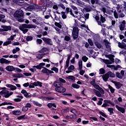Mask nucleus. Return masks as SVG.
Returning a JSON list of instances; mask_svg holds the SVG:
<instances>
[{"label":"nucleus","mask_w":126,"mask_h":126,"mask_svg":"<svg viewBox=\"0 0 126 126\" xmlns=\"http://www.w3.org/2000/svg\"><path fill=\"white\" fill-rule=\"evenodd\" d=\"M19 28L21 31H22L23 34H26V33L28 32V29H31L33 28L35 29L36 26L35 25L24 24L20 26Z\"/></svg>","instance_id":"obj_1"},{"label":"nucleus","mask_w":126,"mask_h":126,"mask_svg":"<svg viewBox=\"0 0 126 126\" xmlns=\"http://www.w3.org/2000/svg\"><path fill=\"white\" fill-rule=\"evenodd\" d=\"M54 86L56 87L55 90L58 93H63L66 91L65 88L62 86V83L59 82H55L54 84Z\"/></svg>","instance_id":"obj_2"},{"label":"nucleus","mask_w":126,"mask_h":126,"mask_svg":"<svg viewBox=\"0 0 126 126\" xmlns=\"http://www.w3.org/2000/svg\"><path fill=\"white\" fill-rule=\"evenodd\" d=\"M95 18V20H96L97 22L98 25H99L101 27H104V28L107 27V25L104 24L106 21V18L103 17L102 15H100V18L98 16H96Z\"/></svg>","instance_id":"obj_3"},{"label":"nucleus","mask_w":126,"mask_h":126,"mask_svg":"<svg viewBox=\"0 0 126 126\" xmlns=\"http://www.w3.org/2000/svg\"><path fill=\"white\" fill-rule=\"evenodd\" d=\"M78 32H79V30L77 27L73 28L72 30V36L74 40L78 38Z\"/></svg>","instance_id":"obj_4"},{"label":"nucleus","mask_w":126,"mask_h":126,"mask_svg":"<svg viewBox=\"0 0 126 126\" xmlns=\"http://www.w3.org/2000/svg\"><path fill=\"white\" fill-rule=\"evenodd\" d=\"M94 91L95 92V95L97 97H102V96H103V94L105 93V91H104L103 89H100V90H98V91L94 89Z\"/></svg>","instance_id":"obj_5"},{"label":"nucleus","mask_w":126,"mask_h":126,"mask_svg":"<svg viewBox=\"0 0 126 126\" xmlns=\"http://www.w3.org/2000/svg\"><path fill=\"white\" fill-rule=\"evenodd\" d=\"M23 15H24V13L22 10L20 9L16 11L14 14V16L17 18L22 17Z\"/></svg>","instance_id":"obj_6"},{"label":"nucleus","mask_w":126,"mask_h":126,"mask_svg":"<svg viewBox=\"0 0 126 126\" xmlns=\"http://www.w3.org/2000/svg\"><path fill=\"white\" fill-rule=\"evenodd\" d=\"M42 39L43 42L45 43V44H47L48 45H50V46H53V41L51 38H49L48 37H43L41 38Z\"/></svg>","instance_id":"obj_7"},{"label":"nucleus","mask_w":126,"mask_h":126,"mask_svg":"<svg viewBox=\"0 0 126 126\" xmlns=\"http://www.w3.org/2000/svg\"><path fill=\"white\" fill-rule=\"evenodd\" d=\"M0 95H3L5 98H8L9 97V92L7 90H2L0 92Z\"/></svg>","instance_id":"obj_8"},{"label":"nucleus","mask_w":126,"mask_h":126,"mask_svg":"<svg viewBox=\"0 0 126 126\" xmlns=\"http://www.w3.org/2000/svg\"><path fill=\"white\" fill-rule=\"evenodd\" d=\"M44 56H45V53H44L42 50L36 54V57L37 59H38V60H41Z\"/></svg>","instance_id":"obj_9"},{"label":"nucleus","mask_w":126,"mask_h":126,"mask_svg":"<svg viewBox=\"0 0 126 126\" xmlns=\"http://www.w3.org/2000/svg\"><path fill=\"white\" fill-rule=\"evenodd\" d=\"M11 63V61H8L4 58L0 59V63L1 64L5 63V64H9Z\"/></svg>","instance_id":"obj_10"},{"label":"nucleus","mask_w":126,"mask_h":126,"mask_svg":"<svg viewBox=\"0 0 126 126\" xmlns=\"http://www.w3.org/2000/svg\"><path fill=\"white\" fill-rule=\"evenodd\" d=\"M116 108L118 110V111H119L122 114H125V113H126V109H125V108L120 107L118 105H116Z\"/></svg>","instance_id":"obj_11"},{"label":"nucleus","mask_w":126,"mask_h":126,"mask_svg":"<svg viewBox=\"0 0 126 126\" xmlns=\"http://www.w3.org/2000/svg\"><path fill=\"white\" fill-rule=\"evenodd\" d=\"M78 16L80 17V20L82 23H85V21H86V19L85 18L84 15L83 14L79 13Z\"/></svg>","instance_id":"obj_12"},{"label":"nucleus","mask_w":126,"mask_h":126,"mask_svg":"<svg viewBox=\"0 0 126 126\" xmlns=\"http://www.w3.org/2000/svg\"><path fill=\"white\" fill-rule=\"evenodd\" d=\"M6 87H7V88H10V90H11V91H14V90H16V89H17L16 88V86L12 85V84H7L6 85Z\"/></svg>","instance_id":"obj_13"},{"label":"nucleus","mask_w":126,"mask_h":126,"mask_svg":"<svg viewBox=\"0 0 126 126\" xmlns=\"http://www.w3.org/2000/svg\"><path fill=\"white\" fill-rule=\"evenodd\" d=\"M66 14H68L69 13L71 16H73V17H75V16H74V14L73 13H72V10L71 8H69V7L66 8Z\"/></svg>","instance_id":"obj_14"},{"label":"nucleus","mask_w":126,"mask_h":126,"mask_svg":"<svg viewBox=\"0 0 126 126\" xmlns=\"http://www.w3.org/2000/svg\"><path fill=\"white\" fill-rule=\"evenodd\" d=\"M110 44L109 42V41L106 40L105 41V46H106V51H107V52H111V45H110Z\"/></svg>","instance_id":"obj_15"},{"label":"nucleus","mask_w":126,"mask_h":126,"mask_svg":"<svg viewBox=\"0 0 126 126\" xmlns=\"http://www.w3.org/2000/svg\"><path fill=\"white\" fill-rule=\"evenodd\" d=\"M107 67H110V68H113L114 70H118L119 68H121V65H117L116 66L112 65H107Z\"/></svg>","instance_id":"obj_16"},{"label":"nucleus","mask_w":126,"mask_h":126,"mask_svg":"<svg viewBox=\"0 0 126 126\" xmlns=\"http://www.w3.org/2000/svg\"><path fill=\"white\" fill-rule=\"evenodd\" d=\"M118 47L119 48H121V49H125V50H126V44L125 43L123 42L122 43L118 42Z\"/></svg>","instance_id":"obj_17"},{"label":"nucleus","mask_w":126,"mask_h":126,"mask_svg":"<svg viewBox=\"0 0 126 126\" xmlns=\"http://www.w3.org/2000/svg\"><path fill=\"white\" fill-rule=\"evenodd\" d=\"M5 69L7 71H14V67L12 65H8L5 67Z\"/></svg>","instance_id":"obj_18"},{"label":"nucleus","mask_w":126,"mask_h":126,"mask_svg":"<svg viewBox=\"0 0 126 126\" xmlns=\"http://www.w3.org/2000/svg\"><path fill=\"white\" fill-rule=\"evenodd\" d=\"M13 2L19 5H22V3L24 2V0H13Z\"/></svg>","instance_id":"obj_19"},{"label":"nucleus","mask_w":126,"mask_h":126,"mask_svg":"<svg viewBox=\"0 0 126 126\" xmlns=\"http://www.w3.org/2000/svg\"><path fill=\"white\" fill-rule=\"evenodd\" d=\"M17 98H15L14 101L15 102H20L21 101V99L23 98V96L22 95H16Z\"/></svg>","instance_id":"obj_20"},{"label":"nucleus","mask_w":126,"mask_h":126,"mask_svg":"<svg viewBox=\"0 0 126 126\" xmlns=\"http://www.w3.org/2000/svg\"><path fill=\"white\" fill-rule=\"evenodd\" d=\"M74 69V66L73 65H71L69 67H68V70L66 71V73H70L72 70Z\"/></svg>","instance_id":"obj_21"},{"label":"nucleus","mask_w":126,"mask_h":126,"mask_svg":"<svg viewBox=\"0 0 126 126\" xmlns=\"http://www.w3.org/2000/svg\"><path fill=\"white\" fill-rule=\"evenodd\" d=\"M2 28L4 31H10L11 30V27L7 26H2Z\"/></svg>","instance_id":"obj_22"},{"label":"nucleus","mask_w":126,"mask_h":126,"mask_svg":"<svg viewBox=\"0 0 126 126\" xmlns=\"http://www.w3.org/2000/svg\"><path fill=\"white\" fill-rule=\"evenodd\" d=\"M5 18V16L4 15L0 14V21H1V22H2L3 23H5V22H6V20L3 19Z\"/></svg>","instance_id":"obj_23"},{"label":"nucleus","mask_w":126,"mask_h":126,"mask_svg":"<svg viewBox=\"0 0 126 126\" xmlns=\"http://www.w3.org/2000/svg\"><path fill=\"white\" fill-rule=\"evenodd\" d=\"M104 102L106 105H109V104H110V105H112V106H115V103L112 102L110 100H104Z\"/></svg>","instance_id":"obj_24"},{"label":"nucleus","mask_w":126,"mask_h":126,"mask_svg":"<svg viewBox=\"0 0 126 126\" xmlns=\"http://www.w3.org/2000/svg\"><path fill=\"white\" fill-rule=\"evenodd\" d=\"M12 114L15 115V116H18L21 115V111L20 110H14L12 111Z\"/></svg>","instance_id":"obj_25"},{"label":"nucleus","mask_w":126,"mask_h":126,"mask_svg":"<svg viewBox=\"0 0 126 126\" xmlns=\"http://www.w3.org/2000/svg\"><path fill=\"white\" fill-rule=\"evenodd\" d=\"M34 85L35 86H39V87H42V86H43V83L39 81L34 82Z\"/></svg>","instance_id":"obj_26"},{"label":"nucleus","mask_w":126,"mask_h":126,"mask_svg":"<svg viewBox=\"0 0 126 126\" xmlns=\"http://www.w3.org/2000/svg\"><path fill=\"white\" fill-rule=\"evenodd\" d=\"M38 65H37L36 66H33L32 68H31L29 69L30 71L32 72H35L36 71V69H38Z\"/></svg>","instance_id":"obj_27"},{"label":"nucleus","mask_w":126,"mask_h":126,"mask_svg":"<svg viewBox=\"0 0 126 126\" xmlns=\"http://www.w3.org/2000/svg\"><path fill=\"white\" fill-rule=\"evenodd\" d=\"M102 78L104 81H108V79H109V76L108 75V73L102 76Z\"/></svg>","instance_id":"obj_28"},{"label":"nucleus","mask_w":126,"mask_h":126,"mask_svg":"<svg viewBox=\"0 0 126 126\" xmlns=\"http://www.w3.org/2000/svg\"><path fill=\"white\" fill-rule=\"evenodd\" d=\"M71 8H72V9H73L74 10H75V14H76V15H78V14H79V13L78 11H77V7H76L74 5H72L71 6Z\"/></svg>","instance_id":"obj_29"},{"label":"nucleus","mask_w":126,"mask_h":126,"mask_svg":"<svg viewBox=\"0 0 126 126\" xmlns=\"http://www.w3.org/2000/svg\"><path fill=\"white\" fill-rule=\"evenodd\" d=\"M46 63H40L38 65H37V69H41L42 68H44V65H45Z\"/></svg>","instance_id":"obj_30"},{"label":"nucleus","mask_w":126,"mask_h":126,"mask_svg":"<svg viewBox=\"0 0 126 126\" xmlns=\"http://www.w3.org/2000/svg\"><path fill=\"white\" fill-rule=\"evenodd\" d=\"M41 72L43 73H46V74H49V69L46 67H43V69H42Z\"/></svg>","instance_id":"obj_31"},{"label":"nucleus","mask_w":126,"mask_h":126,"mask_svg":"<svg viewBox=\"0 0 126 126\" xmlns=\"http://www.w3.org/2000/svg\"><path fill=\"white\" fill-rule=\"evenodd\" d=\"M115 86H116V87L117 89H120V88L122 87V86H123V84H122L120 82H116L115 83Z\"/></svg>","instance_id":"obj_32"},{"label":"nucleus","mask_w":126,"mask_h":126,"mask_svg":"<svg viewBox=\"0 0 126 126\" xmlns=\"http://www.w3.org/2000/svg\"><path fill=\"white\" fill-rule=\"evenodd\" d=\"M61 16L63 19H66V18L67 17V16L66 15L65 12L63 11L61 12Z\"/></svg>","instance_id":"obj_33"},{"label":"nucleus","mask_w":126,"mask_h":126,"mask_svg":"<svg viewBox=\"0 0 126 126\" xmlns=\"http://www.w3.org/2000/svg\"><path fill=\"white\" fill-rule=\"evenodd\" d=\"M12 76L15 78H20V77L22 76V74H14Z\"/></svg>","instance_id":"obj_34"},{"label":"nucleus","mask_w":126,"mask_h":126,"mask_svg":"<svg viewBox=\"0 0 126 126\" xmlns=\"http://www.w3.org/2000/svg\"><path fill=\"white\" fill-rule=\"evenodd\" d=\"M107 75H108V77H115L116 76V75L111 71L108 72Z\"/></svg>","instance_id":"obj_35"},{"label":"nucleus","mask_w":126,"mask_h":126,"mask_svg":"<svg viewBox=\"0 0 126 126\" xmlns=\"http://www.w3.org/2000/svg\"><path fill=\"white\" fill-rule=\"evenodd\" d=\"M54 39L56 41V42L57 43V44H59V45H60L61 43V41H60V39H59V37H58V36L57 35L54 36Z\"/></svg>","instance_id":"obj_36"},{"label":"nucleus","mask_w":126,"mask_h":126,"mask_svg":"<svg viewBox=\"0 0 126 126\" xmlns=\"http://www.w3.org/2000/svg\"><path fill=\"white\" fill-rule=\"evenodd\" d=\"M20 51V48L19 47H16L15 49H14L12 50V53L13 54H16L17 52H19Z\"/></svg>","instance_id":"obj_37"},{"label":"nucleus","mask_w":126,"mask_h":126,"mask_svg":"<svg viewBox=\"0 0 126 126\" xmlns=\"http://www.w3.org/2000/svg\"><path fill=\"white\" fill-rule=\"evenodd\" d=\"M15 37H16V34H14L13 35H11L10 37H9L7 40H9V41H11H11H13V40H14V38H15Z\"/></svg>","instance_id":"obj_38"},{"label":"nucleus","mask_w":126,"mask_h":126,"mask_svg":"<svg viewBox=\"0 0 126 126\" xmlns=\"http://www.w3.org/2000/svg\"><path fill=\"white\" fill-rule=\"evenodd\" d=\"M5 105H12V103L11 102H4L0 104V107H1V106H5Z\"/></svg>","instance_id":"obj_39"},{"label":"nucleus","mask_w":126,"mask_h":126,"mask_svg":"<svg viewBox=\"0 0 126 126\" xmlns=\"http://www.w3.org/2000/svg\"><path fill=\"white\" fill-rule=\"evenodd\" d=\"M72 87H73V88H75L76 89H79V88H80V86H79L76 84H72Z\"/></svg>","instance_id":"obj_40"},{"label":"nucleus","mask_w":126,"mask_h":126,"mask_svg":"<svg viewBox=\"0 0 126 126\" xmlns=\"http://www.w3.org/2000/svg\"><path fill=\"white\" fill-rule=\"evenodd\" d=\"M35 5H31L27 7V9L29 11L33 10V9H35Z\"/></svg>","instance_id":"obj_41"},{"label":"nucleus","mask_w":126,"mask_h":126,"mask_svg":"<svg viewBox=\"0 0 126 126\" xmlns=\"http://www.w3.org/2000/svg\"><path fill=\"white\" fill-rule=\"evenodd\" d=\"M107 110L108 112L110 113V115H113V114H114V108H108Z\"/></svg>","instance_id":"obj_42"},{"label":"nucleus","mask_w":126,"mask_h":126,"mask_svg":"<svg viewBox=\"0 0 126 126\" xmlns=\"http://www.w3.org/2000/svg\"><path fill=\"white\" fill-rule=\"evenodd\" d=\"M79 69H82V61L80 60L78 62Z\"/></svg>","instance_id":"obj_43"},{"label":"nucleus","mask_w":126,"mask_h":126,"mask_svg":"<svg viewBox=\"0 0 126 126\" xmlns=\"http://www.w3.org/2000/svg\"><path fill=\"white\" fill-rule=\"evenodd\" d=\"M108 88L110 89V92H111L112 93H115V89L112 88V87L111 86V85H108Z\"/></svg>","instance_id":"obj_44"},{"label":"nucleus","mask_w":126,"mask_h":126,"mask_svg":"<svg viewBox=\"0 0 126 126\" xmlns=\"http://www.w3.org/2000/svg\"><path fill=\"white\" fill-rule=\"evenodd\" d=\"M25 119H27V117L25 116V115L18 117V120H25Z\"/></svg>","instance_id":"obj_45"},{"label":"nucleus","mask_w":126,"mask_h":126,"mask_svg":"<svg viewBox=\"0 0 126 126\" xmlns=\"http://www.w3.org/2000/svg\"><path fill=\"white\" fill-rule=\"evenodd\" d=\"M94 87L95 89H97V90H100V89H102V88L100 87V86L98 84H95L94 86Z\"/></svg>","instance_id":"obj_46"},{"label":"nucleus","mask_w":126,"mask_h":126,"mask_svg":"<svg viewBox=\"0 0 126 126\" xmlns=\"http://www.w3.org/2000/svg\"><path fill=\"white\" fill-rule=\"evenodd\" d=\"M10 44H11V41L8 40V41H5L3 43V46H7V45H9Z\"/></svg>","instance_id":"obj_47"},{"label":"nucleus","mask_w":126,"mask_h":126,"mask_svg":"<svg viewBox=\"0 0 126 126\" xmlns=\"http://www.w3.org/2000/svg\"><path fill=\"white\" fill-rule=\"evenodd\" d=\"M95 44L96 45L97 48H98V49H101V48H102V45H101V44L99 42H95Z\"/></svg>","instance_id":"obj_48"},{"label":"nucleus","mask_w":126,"mask_h":126,"mask_svg":"<svg viewBox=\"0 0 126 126\" xmlns=\"http://www.w3.org/2000/svg\"><path fill=\"white\" fill-rule=\"evenodd\" d=\"M126 27V26L125 25H122L119 26L120 30L121 31H123V30H125V28Z\"/></svg>","instance_id":"obj_49"},{"label":"nucleus","mask_w":126,"mask_h":126,"mask_svg":"<svg viewBox=\"0 0 126 126\" xmlns=\"http://www.w3.org/2000/svg\"><path fill=\"white\" fill-rule=\"evenodd\" d=\"M14 71H17V72H22V70L18 67H14Z\"/></svg>","instance_id":"obj_50"},{"label":"nucleus","mask_w":126,"mask_h":126,"mask_svg":"<svg viewBox=\"0 0 126 126\" xmlns=\"http://www.w3.org/2000/svg\"><path fill=\"white\" fill-rule=\"evenodd\" d=\"M65 41H69L70 40V35H67L64 37Z\"/></svg>","instance_id":"obj_51"},{"label":"nucleus","mask_w":126,"mask_h":126,"mask_svg":"<svg viewBox=\"0 0 126 126\" xmlns=\"http://www.w3.org/2000/svg\"><path fill=\"white\" fill-rule=\"evenodd\" d=\"M82 61L84 62V63H86L87 61H88V58L86 56H83L82 58Z\"/></svg>","instance_id":"obj_52"},{"label":"nucleus","mask_w":126,"mask_h":126,"mask_svg":"<svg viewBox=\"0 0 126 126\" xmlns=\"http://www.w3.org/2000/svg\"><path fill=\"white\" fill-rule=\"evenodd\" d=\"M116 76L118 78H120V79L123 78V76L122 75V74L119 72L116 73Z\"/></svg>","instance_id":"obj_53"},{"label":"nucleus","mask_w":126,"mask_h":126,"mask_svg":"<svg viewBox=\"0 0 126 126\" xmlns=\"http://www.w3.org/2000/svg\"><path fill=\"white\" fill-rule=\"evenodd\" d=\"M67 78L68 79H71V80H72L73 81L75 80V77L73 76H68Z\"/></svg>","instance_id":"obj_54"},{"label":"nucleus","mask_w":126,"mask_h":126,"mask_svg":"<svg viewBox=\"0 0 126 126\" xmlns=\"http://www.w3.org/2000/svg\"><path fill=\"white\" fill-rule=\"evenodd\" d=\"M34 105L37 106L38 107H42V104H40L39 102L37 101H33Z\"/></svg>","instance_id":"obj_55"},{"label":"nucleus","mask_w":126,"mask_h":126,"mask_svg":"<svg viewBox=\"0 0 126 126\" xmlns=\"http://www.w3.org/2000/svg\"><path fill=\"white\" fill-rule=\"evenodd\" d=\"M27 41H32L33 40V36H28L26 38Z\"/></svg>","instance_id":"obj_56"},{"label":"nucleus","mask_w":126,"mask_h":126,"mask_svg":"<svg viewBox=\"0 0 126 126\" xmlns=\"http://www.w3.org/2000/svg\"><path fill=\"white\" fill-rule=\"evenodd\" d=\"M51 70L55 71L56 73H58V72H59V69L56 67H53L52 68H51Z\"/></svg>","instance_id":"obj_57"},{"label":"nucleus","mask_w":126,"mask_h":126,"mask_svg":"<svg viewBox=\"0 0 126 126\" xmlns=\"http://www.w3.org/2000/svg\"><path fill=\"white\" fill-rule=\"evenodd\" d=\"M42 39H36V43L37 44V45H41V44H42Z\"/></svg>","instance_id":"obj_58"},{"label":"nucleus","mask_w":126,"mask_h":126,"mask_svg":"<svg viewBox=\"0 0 126 126\" xmlns=\"http://www.w3.org/2000/svg\"><path fill=\"white\" fill-rule=\"evenodd\" d=\"M55 25L56 26L58 27V28H60V29H62V25H61L60 23H55Z\"/></svg>","instance_id":"obj_59"},{"label":"nucleus","mask_w":126,"mask_h":126,"mask_svg":"<svg viewBox=\"0 0 126 126\" xmlns=\"http://www.w3.org/2000/svg\"><path fill=\"white\" fill-rule=\"evenodd\" d=\"M28 110V108H27L26 105L22 108V111H23V112H27Z\"/></svg>","instance_id":"obj_60"},{"label":"nucleus","mask_w":126,"mask_h":126,"mask_svg":"<svg viewBox=\"0 0 126 126\" xmlns=\"http://www.w3.org/2000/svg\"><path fill=\"white\" fill-rule=\"evenodd\" d=\"M99 101H98V102H97V104L98 105V106H101V105H102V103H103L102 102V101H103V98H99Z\"/></svg>","instance_id":"obj_61"},{"label":"nucleus","mask_w":126,"mask_h":126,"mask_svg":"<svg viewBox=\"0 0 126 126\" xmlns=\"http://www.w3.org/2000/svg\"><path fill=\"white\" fill-rule=\"evenodd\" d=\"M105 73V70L103 68L99 69V74H104Z\"/></svg>","instance_id":"obj_62"},{"label":"nucleus","mask_w":126,"mask_h":126,"mask_svg":"<svg viewBox=\"0 0 126 126\" xmlns=\"http://www.w3.org/2000/svg\"><path fill=\"white\" fill-rule=\"evenodd\" d=\"M69 66V61H66L65 64V68H67Z\"/></svg>","instance_id":"obj_63"},{"label":"nucleus","mask_w":126,"mask_h":126,"mask_svg":"<svg viewBox=\"0 0 126 126\" xmlns=\"http://www.w3.org/2000/svg\"><path fill=\"white\" fill-rule=\"evenodd\" d=\"M88 42L89 44H90V46H93V42H92V40H91V39H88Z\"/></svg>","instance_id":"obj_64"}]
</instances>
